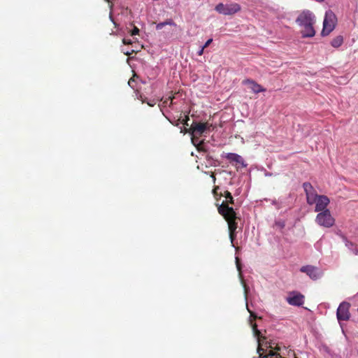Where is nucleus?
<instances>
[{
  "label": "nucleus",
  "instance_id": "6ab92c4d",
  "mask_svg": "<svg viewBox=\"0 0 358 358\" xmlns=\"http://www.w3.org/2000/svg\"><path fill=\"white\" fill-rule=\"evenodd\" d=\"M189 120L188 115H185V118L181 120V123H182L185 126H189L188 120Z\"/></svg>",
  "mask_w": 358,
  "mask_h": 358
},
{
  "label": "nucleus",
  "instance_id": "0eeeda50",
  "mask_svg": "<svg viewBox=\"0 0 358 358\" xmlns=\"http://www.w3.org/2000/svg\"><path fill=\"white\" fill-rule=\"evenodd\" d=\"M303 187L306 192L307 203L309 205L314 204L320 195L316 193V191L310 182H304Z\"/></svg>",
  "mask_w": 358,
  "mask_h": 358
},
{
  "label": "nucleus",
  "instance_id": "393cba45",
  "mask_svg": "<svg viewBox=\"0 0 358 358\" xmlns=\"http://www.w3.org/2000/svg\"><path fill=\"white\" fill-rule=\"evenodd\" d=\"M204 49L203 47L201 48V49L197 52V55L199 56H201L204 52Z\"/></svg>",
  "mask_w": 358,
  "mask_h": 358
},
{
  "label": "nucleus",
  "instance_id": "9d476101",
  "mask_svg": "<svg viewBox=\"0 0 358 358\" xmlns=\"http://www.w3.org/2000/svg\"><path fill=\"white\" fill-rule=\"evenodd\" d=\"M300 271L306 273L313 280L318 279L322 274L318 268L311 265L303 266Z\"/></svg>",
  "mask_w": 358,
  "mask_h": 358
},
{
  "label": "nucleus",
  "instance_id": "f3484780",
  "mask_svg": "<svg viewBox=\"0 0 358 358\" xmlns=\"http://www.w3.org/2000/svg\"><path fill=\"white\" fill-rule=\"evenodd\" d=\"M165 25L176 26V23L172 19H168L165 22L157 24L156 28L157 30H159L162 29Z\"/></svg>",
  "mask_w": 358,
  "mask_h": 358
},
{
  "label": "nucleus",
  "instance_id": "20e7f679",
  "mask_svg": "<svg viewBox=\"0 0 358 358\" xmlns=\"http://www.w3.org/2000/svg\"><path fill=\"white\" fill-rule=\"evenodd\" d=\"M337 23L336 15L330 10L325 13L323 22V29L321 34L322 36H328L334 29Z\"/></svg>",
  "mask_w": 358,
  "mask_h": 358
},
{
  "label": "nucleus",
  "instance_id": "f03ea898",
  "mask_svg": "<svg viewBox=\"0 0 358 358\" xmlns=\"http://www.w3.org/2000/svg\"><path fill=\"white\" fill-rule=\"evenodd\" d=\"M217 210L218 213L224 217L228 223L229 238L231 243L233 244V242L236 236V231L238 227V224L236 222V219L238 218L234 208L232 207L228 206L226 203L219 205Z\"/></svg>",
  "mask_w": 358,
  "mask_h": 358
},
{
  "label": "nucleus",
  "instance_id": "6e6552de",
  "mask_svg": "<svg viewBox=\"0 0 358 358\" xmlns=\"http://www.w3.org/2000/svg\"><path fill=\"white\" fill-rule=\"evenodd\" d=\"M350 304L348 302H342L336 312V316L338 320L340 321H348L350 319V313L349 311Z\"/></svg>",
  "mask_w": 358,
  "mask_h": 358
},
{
  "label": "nucleus",
  "instance_id": "bb28decb",
  "mask_svg": "<svg viewBox=\"0 0 358 358\" xmlns=\"http://www.w3.org/2000/svg\"><path fill=\"white\" fill-rule=\"evenodd\" d=\"M147 103L150 106H154L155 105V102L154 101H148Z\"/></svg>",
  "mask_w": 358,
  "mask_h": 358
},
{
  "label": "nucleus",
  "instance_id": "2eb2a0df",
  "mask_svg": "<svg viewBox=\"0 0 358 358\" xmlns=\"http://www.w3.org/2000/svg\"><path fill=\"white\" fill-rule=\"evenodd\" d=\"M222 196H224L226 198V201H222V203H226L227 206H229V204H233L234 203V198L229 191L226 190L224 191V194L220 193L219 199H220Z\"/></svg>",
  "mask_w": 358,
  "mask_h": 358
},
{
  "label": "nucleus",
  "instance_id": "a878e982",
  "mask_svg": "<svg viewBox=\"0 0 358 358\" xmlns=\"http://www.w3.org/2000/svg\"><path fill=\"white\" fill-rule=\"evenodd\" d=\"M210 177H211L212 180H213V182L215 183V181H216V177H215V174L213 173H212L211 175H210Z\"/></svg>",
  "mask_w": 358,
  "mask_h": 358
},
{
  "label": "nucleus",
  "instance_id": "4be33fe9",
  "mask_svg": "<svg viewBox=\"0 0 358 358\" xmlns=\"http://www.w3.org/2000/svg\"><path fill=\"white\" fill-rule=\"evenodd\" d=\"M180 132L184 133V134H186V133L191 134V130H190V128L189 129H187L186 127H184L183 129L181 128Z\"/></svg>",
  "mask_w": 358,
  "mask_h": 358
},
{
  "label": "nucleus",
  "instance_id": "1a4fd4ad",
  "mask_svg": "<svg viewBox=\"0 0 358 358\" xmlns=\"http://www.w3.org/2000/svg\"><path fill=\"white\" fill-rule=\"evenodd\" d=\"M209 126L210 125L207 122H194L191 125L190 130L192 136V141L193 143H194L195 136H201L207 129H208Z\"/></svg>",
  "mask_w": 358,
  "mask_h": 358
},
{
  "label": "nucleus",
  "instance_id": "423d86ee",
  "mask_svg": "<svg viewBox=\"0 0 358 358\" xmlns=\"http://www.w3.org/2000/svg\"><path fill=\"white\" fill-rule=\"evenodd\" d=\"M215 10L219 13L225 15H231L240 11L241 6L236 3H231L229 4L220 3L215 6Z\"/></svg>",
  "mask_w": 358,
  "mask_h": 358
},
{
  "label": "nucleus",
  "instance_id": "dca6fc26",
  "mask_svg": "<svg viewBox=\"0 0 358 358\" xmlns=\"http://www.w3.org/2000/svg\"><path fill=\"white\" fill-rule=\"evenodd\" d=\"M343 43V37L341 35L337 36L335 38H334L331 41V45L335 48H338Z\"/></svg>",
  "mask_w": 358,
  "mask_h": 358
},
{
  "label": "nucleus",
  "instance_id": "473e14b6",
  "mask_svg": "<svg viewBox=\"0 0 358 358\" xmlns=\"http://www.w3.org/2000/svg\"><path fill=\"white\" fill-rule=\"evenodd\" d=\"M125 55H130V53L129 52H126Z\"/></svg>",
  "mask_w": 358,
  "mask_h": 358
},
{
  "label": "nucleus",
  "instance_id": "c756f323",
  "mask_svg": "<svg viewBox=\"0 0 358 358\" xmlns=\"http://www.w3.org/2000/svg\"><path fill=\"white\" fill-rule=\"evenodd\" d=\"M173 97H171V96H169V97L168 98V99H169V100H171V101H173Z\"/></svg>",
  "mask_w": 358,
  "mask_h": 358
},
{
  "label": "nucleus",
  "instance_id": "4468645a",
  "mask_svg": "<svg viewBox=\"0 0 358 358\" xmlns=\"http://www.w3.org/2000/svg\"><path fill=\"white\" fill-rule=\"evenodd\" d=\"M227 160L230 163H236V165L240 164L242 167H245L247 164L245 163L243 157L236 153H228L226 156Z\"/></svg>",
  "mask_w": 358,
  "mask_h": 358
},
{
  "label": "nucleus",
  "instance_id": "7ed1b4c3",
  "mask_svg": "<svg viewBox=\"0 0 358 358\" xmlns=\"http://www.w3.org/2000/svg\"><path fill=\"white\" fill-rule=\"evenodd\" d=\"M252 329L254 333L255 336H256L258 339L259 345L257 348V352L259 354L260 358H285L282 357L278 351L280 350L279 347L273 348V347L269 345L268 348H270L268 352L264 355L262 356V353L261 351L264 350L261 347V342L266 339L264 336H263L261 334V331L257 329V325L255 322H251Z\"/></svg>",
  "mask_w": 358,
  "mask_h": 358
},
{
  "label": "nucleus",
  "instance_id": "39448f33",
  "mask_svg": "<svg viewBox=\"0 0 358 358\" xmlns=\"http://www.w3.org/2000/svg\"><path fill=\"white\" fill-rule=\"evenodd\" d=\"M315 222L320 227L330 228L335 224V219L329 210L319 213L315 217Z\"/></svg>",
  "mask_w": 358,
  "mask_h": 358
},
{
  "label": "nucleus",
  "instance_id": "7c9ffc66",
  "mask_svg": "<svg viewBox=\"0 0 358 358\" xmlns=\"http://www.w3.org/2000/svg\"><path fill=\"white\" fill-rule=\"evenodd\" d=\"M244 287H245V292H247V288H246L245 284H244Z\"/></svg>",
  "mask_w": 358,
  "mask_h": 358
},
{
  "label": "nucleus",
  "instance_id": "ddd939ff",
  "mask_svg": "<svg viewBox=\"0 0 358 358\" xmlns=\"http://www.w3.org/2000/svg\"><path fill=\"white\" fill-rule=\"evenodd\" d=\"M242 83L245 85H248V87L255 94L266 91L265 88L252 79H245L243 80Z\"/></svg>",
  "mask_w": 358,
  "mask_h": 358
},
{
  "label": "nucleus",
  "instance_id": "aec40b11",
  "mask_svg": "<svg viewBox=\"0 0 358 358\" xmlns=\"http://www.w3.org/2000/svg\"><path fill=\"white\" fill-rule=\"evenodd\" d=\"M138 33H139V29H138V28H137L136 27H134V28L133 29V30H132V31H131L130 34H131V36H135V35L138 34Z\"/></svg>",
  "mask_w": 358,
  "mask_h": 358
},
{
  "label": "nucleus",
  "instance_id": "5701e85b",
  "mask_svg": "<svg viewBox=\"0 0 358 358\" xmlns=\"http://www.w3.org/2000/svg\"><path fill=\"white\" fill-rule=\"evenodd\" d=\"M236 262L237 269L241 272V264H240V262H239V259L238 257L236 258Z\"/></svg>",
  "mask_w": 358,
  "mask_h": 358
},
{
  "label": "nucleus",
  "instance_id": "2f4dec72",
  "mask_svg": "<svg viewBox=\"0 0 358 358\" xmlns=\"http://www.w3.org/2000/svg\"><path fill=\"white\" fill-rule=\"evenodd\" d=\"M196 141H198V139H196V138L194 139V145L196 143Z\"/></svg>",
  "mask_w": 358,
  "mask_h": 358
},
{
  "label": "nucleus",
  "instance_id": "72a5a7b5",
  "mask_svg": "<svg viewBox=\"0 0 358 358\" xmlns=\"http://www.w3.org/2000/svg\"><path fill=\"white\" fill-rule=\"evenodd\" d=\"M295 358H297V357H295Z\"/></svg>",
  "mask_w": 358,
  "mask_h": 358
},
{
  "label": "nucleus",
  "instance_id": "9b49d317",
  "mask_svg": "<svg viewBox=\"0 0 358 358\" xmlns=\"http://www.w3.org/2000/svg\"><path fill=\"white\" fill-rule=\"evenodd\" d=\"M329 203H330V200L327 196L320 195L317 198L316 201L315 202V211L320 213V212L324 211L325 210H328L327 208V207L328 206Z\"/></svg>",
  "mask_w": 358,
  "mask_h": 358
},
{
  "label": "nucleus",
  "instance_id": "a211bd4d",
  "mask_svg": "<svg viewBox=\"0 0 358 358\" xmlns=\"http://www.w3.org/2000/svg\"><path fill=\"white\" fill-rule=\"evenodd\" d=\"M218 189H219V187H218V186H215V187H214V189H213V195H214L215 198L217 200V199H219V195H220V194H218V192H217Z\"/></svg>",
  "mask_w": 358,
  "mask_h": 358
},
{
  "label": "nucleus",
  "instance_id": "c85d7f7f",
  "mask_svg": "<svg viewBox=\"0 0 358 358\" xmlns=\"http://www.w3.org/2000/svg\"><path fill=\"white\" fill-rule=\"evenodd\" d=\"M250 316H251V317H254V319H255V320L257 317L255 315V313H250Z\"/></svg>",
  "mask_w": 358,
  "mask_h": 358
},
{
  "label": "nucleus",
  "instance_id": "b1692460",
  "mask_svg": "<svg viewBox=\"0 0 358 358\" xmlns=\"http://www.w3.org/2000/svg\"><path fill=\"white\" fill-rule=\"evenodd\" d=\"M122 42H123V43H124V44H125V45L131 44V43H132V42H131V41L130 39H126V38H124V39L122 40Z\"/></svg>",
  "mask_w": 358,
  "mask_h": 358
},
{
  "label": "nucleus",
  "instance_id": "cd10ccee",
  "mask_svg": "<svg viewBox=\"0 0 358 358\" xmlns=\"http://www.w3.org/2000/svg\"><path fill=\"white\" fill-rule=\"evenodd\" d=\"M201 145H202V142H201L200 143L198 144L197 145V150L199 151L201 150Z\"/></svg>",
  "mask_w": 358,
  "mask_h": 358
},
{
  "label": "nucleus",
  "instance_id": "f257e3e1",
  "mask_svg": "<svg viewBox=\"0 0 358 358\" xmlns=\"http://www.w3.org/2000/svg\"><path fill=\"white\" fill-rule=\"evenodd\" d=\"M296 22L303 27L301 31L303 38H312L315 35L314 29L315 16L310 10H304L301 12L296 20Z\"/></svg>",
  "mask_w": 358,
  "mask_h": 358
},
{
  "label": "nucleus",
  "instance_id": "f8f14e48",
  "mask_svg": "<svg viewBox=\"0 0 358 358\" xmlns=\"http://www.w3.org/2000/svg\"><path fill=\"white\" fill-rule=\"evenodd\" d=\"M287 301L292 306H300L304 303V296L298 292H292L287 298Z\"/></svg>",
  "mask_w": 358,
  "mask_h": 358
},
{
  "label": "nucleus",
  "instance_id": "412c9836",
  "mask_svg": "<svg viewBox=\"0 0 358 358\" xmlns=\"http://www.w3.org/2000/svg\"><path fill=\"white\" fill-rule=\"evenodd\" d=\"M213 42V38H209L205 43L204 45L202 46L203 48H208L210 44Z\"/></svg>",
  "mask_w": 358,
  "mask_h": 358
}]
</instances>
